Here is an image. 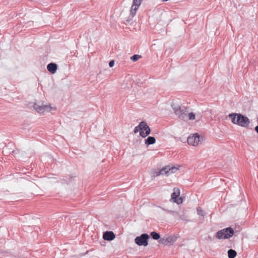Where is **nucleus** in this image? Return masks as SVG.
Masks as SVG:
<instances>
[{"label": "nucleus", "instance_id": "1", "mask_svg": "<svg viewBox=\"0 0 258 258\" xmlns=\"http://www.w3.org/2000/svg\"><path fill=\"white\" fill-rule=\"evenodd\" d=\"M171 107L174 113L179 119L185 120L187 118V114L188 112V109L187 107L184 106H180L174 102H172Z\"/></svg>", "mask_w": 258, "mask_h": 258}, {"label": "nucleus", "instance_id": "2", "mask_svg": "<svg viewBox=\"0 0 258 258\" xmlns=\"http://www.w3.org/2000/svg\"><path fill=\"white\" fill-rule=\"evenodd\" d=\"M234 235V230L230 227L219 230L216 234L218 239H229Z\"/></svg>", "mask_w": 258, "mask_h": 258}, {"label": "nucleus", "instance_id": "3", "mask_svg": "<svg viewBox=\"0 0 258 258\" xmlns=\"http://www.w3.org/2000/svg\"><path fill=\"white\" fill-rule=\"evenodd\" d=\"M149 238L150 236L148 234L143 233L140 236L136 237L135 239V242L139 246H147L148 245Z\"/></svg>", "mask_w": 258, "mask_h": 258}, {"label": "nucleus", "instance_id": "4", "mask_svg": "<svg viewBox=\"0 0 258 258\" xmlns=\"http://www.w3.org/2000/svg\"><path fill=\"white\" fill-rule=\"evenodd\" d=\"M139 127H140V135L142 138H146L150 134L151 129L146 122L141 121L139 124Z\"/></svg>", "mask_w": 258, "mask_h": 258}, {"label": "nucleus", "instance_id": "5", "mask_svg": "<svg viewBox=\"0 0 258 258\" xmlns=\"http://www.w3.org/2000/svg\"><path fill=\"white\" fill-rule=\"evenodd\" d=\"M250 121L248 118L240 113L237 115V124L244 127L248 126Z\"/></svg>", "mask_w": 258, "mask_h": 258}, {"label": "nucleus", "instance_id": "6", "mask_svg": "<svg viewBox=\"0 0 258 258\" xmlns=\"http://www.w3.org/2000/svg\"><path fill=\"white\" fill-rule=\"evenodd\" d=\"M187 142L189 145L196 146L199 145L200 142V137L197 134H194L188 137Z\"/></svg>", "mask_w": 258, "mask_h": 258}, {"label": "nucleus", "instance_id": "7", "mask_svg": "<svg viewBox=\"0 0 258 258\" xmlns=\"http://www.w3.org/2000/svg\"><path fill=\"white\" fill-rule=\"evenodd\" d=\"M142 0H133V5L130 10L131 15L133 17L136 14L137 10L141 4Z\"/></svg>", "mask_w": 258, "mask_h": 258}, {"label": "nucleus", "instance_id": "8", "mask_svg": "<svg viewBox=\"0 0 258 258\" xmlns=\"http://www.w3.org/2000/svg\"><path fill=\"white\" fill-rule=\"evenodd\" d=\"M180 195V190L178 188H174V192L171 194V200H173L174 203H177V204H180L182 203V198L181 197H179L178 199L177 198L179 197Z\"/></svg>", "mask_w": 258, "mask_h": 258}, {"label": "nucleus", "instance_id": "9", "mask_svg": "<svg viewBox=\"0 0 258 258\" xmlns=\"http://www.w3.org/2000/svg\"><path fill=\"white\" fill-rule=\"evenodd\" d=\"M177 170V168L175 167L169 168L168 167H165L163 168L161 170L156 172V175L158 176L160 174L162 175H168L169 174L174 173Z\"/></svg>", "mask_w": 258, "mask_h": 258}, {"label": "nucleus", "instance_id": "10", "mask_svg": "<svg viewBox=\"0 0 258 258\" xmlns=\"http://www.w3.org/2000/svg\"><path fill=\"white\" fill-rule=\"evenodd\" d=\"M34 108L40 113L44 112L45 110H50V106L48 105L40 106L37 103H34L33 105Z\"/></svg>", "mask_w": 258, "mask_h": 258}, {"label": "nucleus", "instance_id": "11", "mask_svg": "<svg viewBox=\"0 0 258 258\" xmlns=\"http://www.w3.org/2000/svg\"><path fill=\"white\" fill-rule=\"evenodd\" d=\"M115 237L114 233L112 231H106L103 233V238L104 240L111 241Z\"/></svg>", "mask_w": 258, "mask_h": 258}, {"label": "nucleus", "instance_id": "12", "mask_svg": "<svg viewBox=\"0 0 258 258\" xmlns=\"http://www.w3.org/2000/svg\"><path fill=\"white\" fill-rule=\"evenodd\" d=\"M57 68V64L53 62L49 63L47 66L48 71L52 74H54L56 72Z\"/></svg>", "mask_w": 258, "mask_h": 258}, {"label": "nucleus", "instance_id": "13", "mask_svg": "<svg viewBox=\"0 0 258 258\" xmlns=\"http://www.w3.org/2000/svg\"><path fill=\"white\" fill-rule=\"evenodd\" d=\"M156 142V139L154 137H148L145 140V143L147 146L154 144Z\"/></svg>", "mask_w": 258, "mask_h": 258}, {"label": "nucleus", "instance_id": "14", "mask_svg": "<svg viewBox=\"0 0 258 258\" xmlns=\"http://www.w3.org/2000/svg\"><path fill=\"white\" fill-rule=\"evenodd\" d=\"M239 113H232L228 115V117L231 119V121L233 124H237V115Z\"/></svg>", "mask_w": 258, "mask_h": 258}, {"label": "nucleus", "instance_id": "15", "mask_svg": "<svg viewBox=\"0 0 258 258\" xmlns=\"http://www.w3.org/2000/svg\"><path fill=\"white\" fill-rule=\"evenodd\" d=\"M162 209L164 211L167 212L168 213L172 215L176 219H177V217H180L179 216V211L177 212V211H172V210H166L163 208H162Z\"/></svg>", "mask_w": 258, "mask_h": 258}, {"label": "nucleus", "instance_id": "16", "mask_svg": "<svg viewBox=\"0 0 258 258\" xmlns=\"http://www.w3.org/2000/svg\"><path fill=\"white\" fill-rule=\"evenodd\" d=\"M179 217H177V219L183 221H187V217L186 216L183 210H179Z\"/></svg>", "mask_w": 258, "mask_h": 258}, {"label": "nucleus", "instance_id": "17", "mask_svg": "<svg viewBox=\"0 0 258 258\" xmlns=\"http://www.w3.org/2000/svg\"><path fill=\"white\" fill-rule=\"evenodd\" d=\"M227 253L229 258H235L237 254L236 251L232 249H229Z\"/></svg>", "mask_w": 258, "mask_h": 258}, {"label": "nucleus", "instance_id": "18", "mask_svg": "<svg viewBox=\"0 0 258 258\" xmlns=\"http://www.w3.org/2000/svg\"><path fill=\"white\" fill-rule=\"evenodd\" d=\"M150 235L152 237V238L155 240H158L160 238V234L158 233L155 231L152 232L150 234Z\"/></svg>", "mask_w": 258, "mask_h": 258}, {"label": "nucleus", "instance_id": "19", "mask_svg": "<svg viewBox=\"0 0 258 258\" xmlns=\"http://www.w3.org/2000/svg\"><path fill=\"white\" fill-rule=\"evenodd\" d=\"M142 56L140 55H138V54H134L133 55V56H132L131 57V59L133 61H137V60H139V59H140V58H141Z\"/></svg>", "mask_w": 258, "mask_h": 258}, {"label": "nucleus", "instance_id": "20", "mask_svg": "<svg viewBox=\"0 0 258 258\" xmlns=\"http://www.w3.org/2000/svg\"><path fill=\"white\" fill-rule=\"evenodd\" d=\"M167 244L169 243L173 244L176 240V238L174 237H167Z\"/></svg>", "mask_w": 258, "mask_h": 258}, {"label": "nucleus", "instance_id": "21", "mask_svg": "<svg viewBox=\"0 0 258 258\" xmlns=\"http://www.w3.org/2000/svg\"><path fill=\"white\" fill-rule=\"evenodd\" d=\"M197 213L199 215L204 217L205 216V212L200 207L197 208Z\"/></svg>", "mask_w": 258, "mask_h": 258}, {"label": "nucleus", "instance_id": "22", "mask_svg": "<svg viewBox=\"0 0 258 258\" xmlns=\"http://www.w3.org/2000/svg\"><path fill=\"white\" fill-rule=\"evenodd\" d=\"M187 118L189 120H194L195 119V114L193 112H188Z\"/></svg>", "mask_w": 258, "mask_h": 258}, {"label": "nucleus", "instance_id": "23", "mask_svg": "<svg viewBox=\"0 0 258 258\" xmlns=\"http://www.w3.org/2000/svg\"><path fill=\"white\" fill-rule=\"evenodd\" d=\"M167 238H161L159 239V242L160 243H161L164 245H167Z\"/></svg>", "mask_w": 258, "mask_h": 258}, {"label": "nucleus", "instance_id": "24", "mask_svg": "<svg viewBox=\"0 0 258 258\" xmlns=\"http://www.w3.org/2000/svg\"><path fill=\"white\" fill-rule=\"evenodd\" d=\"M140 131V127H139V125L137 126H136L134 128V132L136 134L139 131Z\"/></svg>", "mask_w": 258, "mask_h": 258}, {"label": "nucleus", "instance_id": "25", "mask_svg": "<svg viewBox=\"0 0 258 258\" xmlns=\"http://www.w3.org/2000/svg\"><path fill=\"white\" fill-rule=\"evenodd\" d=\"M114 61L113 60H110L109 62V66L110 67V68H112L113 67V66H114Z\"/></svg>", "mask_w": 258, "mask_h": 258}, {"label": "nucleus", "instance_id": "26", "mask_svg": "<svg viewBox=\"0 0 258 258\" xmlns=\"http://www.w3.org/2000/svg\"><path fill=\"white\" fill-rule=\"evenodd\" d=\"M255 130L258 134V125L255 126Z\"/></svg>", "mask_w": 258, "mask_h": 258}, {"label": "nucleus", "instance_id": "27", "mask_svg": "<svg viewBox=\"0 0 258 258\" xmlns=\"http://www.w3.org/2000/svg\"><path fill=\"white\" fill-rule=\"evenodd\" d=\"M162 2H166V1H167L168 0H162Z\"/></svg>", "mask_w": 258, "mask_h": 258}]
</instances>
